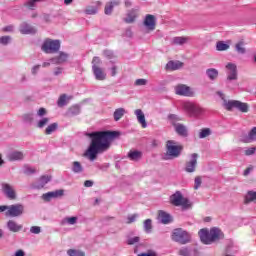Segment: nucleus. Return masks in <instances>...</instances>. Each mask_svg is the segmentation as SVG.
I'll use <instances>...</instances> for the list:
<instances>
[{"instance_id": "f257e3e1", "label": "nucleus", "mask_w": 256, "mask_h": 256, "mask_svg": "<svg viewBox=\"0 0 256 256\" xmlns=\"http://www.w3.org/2000/svg\"><path fill=\"white\" fill-rule=\"evenodd\" d=\"M87 136L91 139L90 145L87 150L84 152V157L89 159V161H95L97 155L109 151L111 147V141L115 137L119 136V132L115 131H98L88 133Z\"/></svg>"}, {"instance_id": "f03ea898", "label": "nucleus", "mask_w": 256, "mask_h": 256, "mask_svg": "<svg viewBox=\"0 0 256 256\" xmlns=\"http://www.w3.org/2000/svg\"><path fill=\"white\" fill-rule=\"evenodd\" d=\"M200 241L204 245H213L215 241H219L225 237L221 229L214 227L212 229L203 228L198 232Z\"/></svg>"}, {"instance_id": "7ed1b4c3", "label": "nucleus", "mask_w": 256, "mask_h": 256, "mask_svg": "<svg viewBox=\"0 0 256 256\" xmlns=\"http://www.w3.org/2000/svg\"><path fill=\"white\" fill-rule=\"evenodd\" d=\"M183 152V146L179 144V142L175 140H168L166 142V152L164 154V161H171L173 159H177L181 157V153Z\"/></svg>"}, {"instance_id": "20e7f679", "label": "nucleus", "mask_w": 256, "mask_h": 256, "mask_svg": "<svg viewBox=\"0 0 256 256\" xmlns=\"http://www.w3.org/2000/svg\"><path fill=\"white\" fill-rule=\"evenodd\" d=\"M171 239L175 243H180V245H187V243L191 242V234L183 230V228H176L172 232Z\"/></svg>"}, {"instance_id": "39448f33", "label": "nucleus", "mask_w": 256, "mask_h": 256, "mask_svg": "<svg viewBox=\"0 0 256 256\" xmlns=\"http://www.w3.org/2000/svg\"><path fill=\"white\" fill-rule=\"evenodd\" d=\"M102 63L100 57H94L92 60V71L97 81H105L107 79V73L101 68Z\"/></svg>"}, {"instance_id": "423d86ee", "label": "nucleus", "mask_w": 256, "mask_h": 256, "mask_svg": "<svg viewBox=\"0 0 256 256\" xmlns=\"http://www.w3.org/2000/svg\"><path fill=\"white\" fill-rule=\"evenodd\" d=\"M61 49V42L59 40L47 39L42 44V51L44 53H57Z\"/></svg>"}, {"instance_id": "0eeeda50", "label": "nucleus", "mask_w": 256, "mask_h": 256, "mask_svg": "<svg viewBox=\"0 0 256 256\" xmlns=\"http://www.w3.org/2000/svg\"><path fill=\"white\" fill-rule=\"evenodd\" d=\"M183 109L190 117H199L203 113V108L193 102H184Z\"/></svg>"}, {"instance_id": "6e6552de", "label": "nucleus", "mask_w": 256, "mask_h": 256, "mask_svg": "<svg viewBox=\"0 0 256 256\" xmlns=\"http://www.w3.org/2000/svg\"><path fill=\"white\" fill-rule=\"evenodd\" d=\"M25 213V205L16 203L8 206V211L5 212L6 217H21Z\"/></svg>"}, {"instance_id": "1a4fd4ad", "label": "nucleus", "mask_w": 256, "mask_h": 256, "mask_svg": "<svg viewBox=\"0 0 256 256\" xmlns=\"http://www.w3.org/2000/svg\"><path fill=\"white\" fill-rule=\"evenodd\" d=\"M226 70H227L226 85L227 87H231L232 81H237L238 79L237 65L230 62L226 64Z\"/></svg>"}, {"instance_id": "9d476101", "label": "nucleus", "mask_w": 256, "mask_h": 256, "mask_svg": "<svg viewBox=\"0 0 256 256\" xmlns=\"http://www.w3.org/2000/svg\"><path fill=\"white\" fill-rule=\"evenodd\" d=\"M170 201L172 205H175V207H183L184 209L189 207V200H187V198H183V195L179 191L170 197Z\"/></svg>"}, {"instance_id": "9b49d317", "label": "nucleus", "mask_w": 256, "mask_h": 256, "mask_svg": "<svg viewBox=\"0 0 256 256\" xmlns=\"http://www.w3.org/2000/svg\"><path fill=\"white\" fill-rule=\"evenodd\" d=\"M176 95H181L182 97H193L195 92L191 89V87L185 84H179L175 87Z\"/></svg>"}, {"instance_id": "f8f14e48", "label": "nucleus", "mask_w": 256, "mask_h": 256, "mask_svg": "<svg viewBox=\"0 0 256 256\" xmlns=\"http://www.w3.org/2000/svg\"><path fill=\"white\" fill-rule=\"evenodd\" d=\"M6 159L11 163L23 161L25 159V152L21 150H11L6 154Z\"/></svg>"}, {"instance_id": "ddd939ff", "label": "nucleus", "mask_w": 256, "mask_h": 256, "mask_svg": "<svg viewBox=\"0 0 256 256\" xmlns=\"http://www.w3.org/2000/svg\"><path fill=\"white\" fill-rule=\"evenodd\" d=\"M178 255L180 256H199L201 252H199V248L195 246H185L179 249Z\"/></svg>"}, {"instance_id": "4468645a", "label": "nucleus", "mask_w": 256, "mask_h": 256, "mask_svg": "<svg viewBox=\"0 0 256 256\" xmlns=\"http://www.w3.org/2000/svg\"><path fill=\"white\" fill-rule=\"evenodd\" d=\"M2 191L10 201H15V199H17V192H15V188L10 184L3 183Z\"/></svg>"}, {"instance_id": "2eb2a0df", "label": "nucleus", "mask_w": 256, "mask_h": 256, "mask_svg": "<svg viewBox=\"0 0 256 256\" xmlns=\"http://www.w3.org/2000/svg\"><path fill=\"white\" fill-rule=\"evenodd\" d=\"M198 157H199V155L197 153H193L191 155L190 161H188L185 166L186 173H195V168L197 167Z\"/></svg>"}, {"instance_id": "dca6fc26", "label": "nucleus", "mask_w": 256, "mask_h": 256, "mask_svg": "<svg viewBox=\"0 0 256 256\" xmlns=\"http://www.w3.org/2000/svg\"><path fill=\"white\" fill-rule=\"evenodd\" d=\"M217 95H219L220 99L223 101V107L226 108L227 111H231L232 109H235L237 105V100H227L225 99V94L223 92L218 91Z\"/></svg>"}, {"instance_id": "f3484780", "label": "nucleus", "mask_w": 256, "mask_h": 256, "mask_svg": "<svg viewBox=\"0 0 256 256\" xmlns=\"http://www.w3.org/2000/svg\"><path fill=\"white\" fill-rule=\"evenodd\" d=\"M64 193H65V191L62 189L51 191V192L43 194L42 199L44 201H50L51 199H58V197H63Z\"/></svg>"}, {"instance_id": "a211bd4d", "label": "nucleus", "mask_w": 256, "mask_h": 256, "mask_svg": "<svg viewBox=\"0 0 256 256\" xmlns=\"http://www.w3.org/2000/svg\"><path fill=\"white\" fill-rule=\"evenodd\" d=\"M143 25L148 31H155V16L147 14L145 16Z\"/></svg>"}, {"instance_id": "6ab92c4d", "label": "nucleus", "mask_w": 256, "mask_h": 256, "mask_svg": "<svg viewBox=\"0 0 256 256\" xmlns=\"http://www.w3.org/2000/svg\"><path fill=\"white\" fill-rule=\"evenodd\" d=\"M20 33H22V35H34V33H37V29L29 25L27 22H23L20 25Z\"/></svg>"}, {"instance_id": "aec40b11", "label": "nucleus", "mask_w": 256, "mask_h": 256, "mask_svg": "<svg viewBox=\"0 0 256 256\" xmlns=\"http://www.w3.org/2000/svg\"><path fill=\"white\" fill-rule=\"evenodd\" d=\"M68 59H69V54L65 52H60L58 57H54L50 59V61L54 65H63V63H67Z\"/></svg>"}, {"instance_id": "412c9836", "label": "nucleus", "mask_w": 256, "mask_h": 256, "mask_svg": "<svg viewBox=\"0 0 256 256\" xmlns=\"http://www.w3.org/2000/svg\"><path fill=\"white\" fill-rule=\"evenodd\" d=\"M134 115L136 116V119L141 125L142 129H147V120H145V113H143V110L136 109L134 111Z\"/></svg>"}, {"instance_id": "4be33fe9", "label": "nucleus", "mask_w": 256, "mask_h": 256, "mask_svg": "<svg viewBox=\"0 0 256 256\" xmlns=\"http://www.w3.org/2000/svg\"><path fill=\"white\" fill-rule=\"evenodd\" d=\"M6 227L11 233H19L23 229V225L18 224L15 220H9Z\"/></svg>"}, {"instance_id": "5701e85b", "label": "nucleus", "mask_w": 256, "mask_h": 256, "mask_svg": "<svg viewBox=\"0 0 256 256\" xmlns=\"http://www.w3.org/2000/svg\"><path fill=\"white\" fill-rule=\"evenodd\" d=\"M183 65H184L183 62L179 60H176V61L170 60L166 64L165 69L166 71H178V69H182Z\"/></svg>"}, {"instance_id": "b1692460", "label": "nucleus", "mask_w": 256, "mask_h": 256, "mask_svg": "<svg viewBox=\"0 0 256 256\" xmlns=\"http://www.w3.org/2000/svg\"><path fill=\"white\" fill-rule=\"evenodd\" d=\"M158 221L162 223L163 225H168V223H171L173 219L171 218V215L163 210H160L158 212Z\"/></svg>"}, {"instance_id": "393cba45", "label": "nucleus", "mask_w": 256, "mask_h": 256, "mask_svg": "<svg viewBox=\"0 0 256 256\" xmlns=\"http://www.w3.org/2000/svg\"><path fill=\"white\" fill-rule=\"evenodd\" d=\"M118 5H121V1H119V0H114V1L106 3L105 9H104L105 15H111L113 13V9L115 7H118Z\"/></svg>"}, {"instance_id": "a878e982", "label": "nucleus", "mask_w": 256, "mask_h": 256, "mask_svg": "<svg viewBox=\"0 0 256 256\" xmlns=\"http://www.w3.org/2000/svg\"><path fill=\"white\" fill-rule=\"evenodd\" d=\"M127 157L130 161H140V159L143 157V152L139 150H130Z\"/></svg>"}, {"instance_id": "bb28decb", "label": "nucleus", "mask_w": 256, "mask_h": 256, "mask_svg": "<svg viewBox=\"0 0 256 256\" xmlns=\"http://www.w3.org/2000/svg\"><path fill=\"white\" fill-rule=\"evenodd\" d=\"M174 129L177 133V135H180V137H188L189 131L187 130V126L183 124H177L174 126Z\"/></svg>"}, {"instance_id": "cd10ccee", "label": "nucleus", "mask_w": 256, "mask_h": 256, "mask_svg": "<svg viewBox=\"0 0 256 256\" xmlns=\"http://www.w3.org/2000/svg\"><path fill=\"white\" fill-rule=\"evenodd\" d=\"M206 76L208 79H210V81H216V79L219 77V70L215 68H208L206 70Z\"/></svg>"}, {"instance_id": "c85d7f7f", "label": "nucleus", "mask_w": 256, "mask_h": 256, "mask_svg": "<svg viewBox=\"0 0 256 256\" xmlns=\"http://www.w3.org/2000/svg\"><path fill=\"white\" fill-rule=\"evenodd\" d=\"M125 113H127L125 108H117L113 113L114 121H121L125 116Z\"/></svg>"}, {"instance_id": "c756f323", "label": "nucleus", "mask_w": 256, "mask_h": 256, "mask_svg": "<svg viewBox=\"0 0 256 256\" xmlns=\"http://www.w3.org/2000/svg\"><path fill=\"white\" fill-rule=\"evenodd\" d=\"M49 181H51V176H41L38 180V184L35 186L36 189H43Z\"/></svg>"}, {"instance_id": "7c9ffc66", "label": "nucleus", "mask_w": 256, "mask_h": 256, "mask_svg": "<svg viewBox=\"0 0 256 256\" xmlns=\"http://www.w3.org/2000/svg\"><path fill=\"white\" fill-rule=\"evenodd\" d=\"M235 109H238V111H241V113H247L249 111V104L236 100Z\"/></svg>"}, {"instance_id": "2f4dec72", "label": "nucleus", "mask_w": 256, "mask_h": 256, "mask_svg": "<svg viewBox=\"0 0 256 256\" xmlns=\"http://www.w3.org/2000/svg\"><path fill=\"white\" fill-rule=\"evenodd\" d=\"M72 173H83V165H81V162L79 161H74L72 162V168H71Z\"/></svg>"}, {"instance_id": "473e14b6", "label": "nucleus", "mask_w": 256, "mask_h": 256, "mask_svg": "<svg viewBox=\"0 0 256 256\" xmlns=\"http://www.w3.org/2000/svg\"><path fill=\"white\" fill-rule=\"evenodd\" d=\"M189 37H174L172 39V45H185V43H188Z\"/></svg>"}, {"instance_id": "72a5a7b5", "label": "nucleus", "mask_w": 256, "mask_h": 256, "mask_svg": "<svg viewBox=\"0 0 256 256\" xmlns=\"http://www.w3.org/2000/svg\"><path fill=\"white\" fill-rule=\"evenodd\" d=\"M78 218L76 216L66 217L62 220V225H77Z\"/></svg>"}, {"instance_id": "f704fd0d", "label": "nucleus", "mask_w": 256, "mask_h": 256, "mask_svg": "<svg viewBox=\"0 0 256 256\" xmlns=\"http://www.w3.org/2000/svg\"><path fill=\"white\" fill-rule=\"evenodd\" d=\"M137 12L135 10H132L130 12H128L126 18H125V22L126 23H134L135 19H137Z\"/></svg>"}, {"instance_id": "c9c22d12", "label": "nucleus", "mask_w": 256, "mask_h": 256, "mask_svg": "<svg viewBox=\"0 0 256 256\" xmlns=\"http://www.w3.org/2000/svg\"><path fill=\"white\" fill-rule=\"evenodd\" d=\"M145 233H152L153 231V220L146 219L143 224Z\"/></svg>"}, {"instance_id": "e433bc0d", "label": "nucleus", "mask_w": 256, "mask_h": 256, "mask_svg": "<svg viewBox=\"0 0 256 256\" xmlns=\"http://www.w3.org/2000/svg\"><path fill=\"white\" fill-rule=\"evenodd\" d=\"M49 121H50L49 118L43 117V118H41L40 120L37 121L36 127L38 129H43V128L47 127V125H49Z\"/></svg>"}, {"instance_id": "4c0bfd02", "label": "nucleus", "mask_w": 256, "mask_h": 256, "mask_svg": "<svg viewBox=\"0 0 256 256\" xmlns=\"http://www.w3.org/2000/svg\"><path fill=\"white\" fill-rule=\"evenodd\" d=\"M168 121H170L171 125L175 127V125H179V121H181V117L177 114H170L168 115Z\"/></svg>"}, {"instance_id": "58836bf2", "label": "nucleus", "mask_w": 256, "mask_h": 256, "mask_svg": "<svg viewBox=\"0 0 256 256\" xmlns=\"http://www.w3.org/2000/svg\"><path fill=\"white\" fill-rule=\"evenodd\" d=\"M245 141L246 143H253V141H256V127L251 129Z\"/></svg>"}, {"instance_id": "ea45409f", "label": "nucleus", "mask_w": 256, "mask_h": 256, "mask_svg": "<svg viewBox=\"0 0 256 256\" xmlns=\"http://www.w3.org/2000/svg\"><path fill=\"white\" fill-rule=\"evenodd\" d=\"M211 128H203L200 130L198 137L199 139H205L207 137H209V135H211Z\"/></svg>"}, {"instance_id": "a19ab883", "label": "nucleus", "mask_w": 256, "mask_h": 256, "mask_svg": "<svg viewBox=\"0 0 256 256\" xmlns=\"http://www.w3.org/2000/svg\"><path fill=\"white\" fill-rule=\"evenodd\" d=\"M58 127H59V125L57 123H52V124L48 125L47 128L45 129V134L51 135L52 133H55V131H57Z\"/></svg>"}, {"instance_id": "79ce46f5", "label": "nucleus", "mask_w": 256, "mask_h": 256, "mask_svg": "<svg viewBox=\"0 0 256 256\" xmlns=\"http://www.w3.org/2000/svg\"><path fill=\"white\" fill-rule=\"evenodd\" d=\"M253 201H256V192L249 191L245 196V203H251Z\"/></svg>"}, {"instance_id": "37998d69", "label": "nucleus", "mask_w": 256, "mask_h": 256, "mask_svg": "<svg viewBox=\"0 0 256 256\" xmlns=\"http://www.w3.org/2000/svg\"><path fill=\"white\" fill-rule=\"evenodd\" d=\"M67 255L69 256H85V252L82 250H77V249H69L67 250Z\"/></svg>"}, {"instance_id": "c03bdc74", "label": "nucleus", "mask_w": 256, "mask_h": 256, "mask_svg": "<svg viewBox=\"0 0 256 256\" xmlns=\"http://www.w3.org/2000/svg\"><path fill=\"white\" fill-rule=\"evenodd\" d=\"M216 49L218 51H227V49H229V44L225 43L224 41H219L216 43Z\"/></svg>"}, {"instance_id": "a18cd8bd", "label": "nucleus", "mask_w": 256, "mask_h": 256, "mask_svg": "<svg viewBox=\"0 0 256 256\" xmlns=\"http://www.w3.org/2000/svg\"><path fill=\"white\" fill-rule=\"evenodd\" d=\"M68 99H71V97H67L65 94H62L58 99V107H65Z\"/></svg>"}, {"instance_id": "49530a36", "label": "nucleus", "mask_w": 256, "mask_h": 256, "mask_svg": "<svg viewBox=\"0 0 256 256\" xmlns=\"http://www.w3.org/2000/svg\"><path fill=\"white\" fill-rule=\"evenodd\" d=\"M235 50H236L237 53H239L240 55H245V53H246V50H245V47H244L243 42H238V43L235 45Z\"/></svg>"}, {"instance_id": "de8ad7c7", "label": "nucleus", "mask_w": 256, "mask_h": 256, "mask_svg": "<svg viewBox=\"0 0 256 256\" xmlns=\"http://www.w3.org/2000/svg\"><path fill=\"white\" fill-rule=\"evenodd\" d=\"M68 113L73 116L79 115L81 113V108H79V106H72L69 108Z\"/></svg>"}, {"instance_id": "09e8293b", "label": "nucleus", "mask_w": 256, "mask_h": 256, "mask_svg": "<svg viewBox=\"0 0 256 256\" xmlns=\"http://www.w3.org/2000/svg\"><path fill=\"white\" fill-rule=\"evenodd\" d=\"M98 11L97 6H89L86 8L85 13L86 15H97Z\"/></svg>"}, {"instance_id": "8fccbe9b", "label": "nucleus", "mask_w": 256, "mask_h": 256, "mask_svg": "<svg viewBox=\"0 0 256 256\" xmlns=\"http://www.w3.org/2000/svg\"><path fill=\"white\" fill-rule=\"evenodd\" d=\"M139 241H141L139 236L130 237L127 239V245H135V243H139Z\"/></svg>"}, {"instance_id": "3c124183", "label": "nucleus", "mask_w": 256, "mask_h": 256, "mask_svg": "<svg viewBox=\"0 0 256 256\" xmlns=\"http://www.w3.org/2000/svg\"><path fill=\"white\" fill-rule=\"evenodd\" d=\"M139 219V214H132L127 217V223L130 225L131 223H135Z\"/></svg>"}, {"instance_id": "603ef678", "label": "nucleus", "mask_w": 256, "mask_h": 256, "mask_svg": "<svg viewBox=\"0 0 256 256\" xmlns=\"http://www.w3.org/2000/svg\"><path fill=\"white\" fill-rule=\"evenodd\" d=\"M11 43V36L0 37V45H9Z\"/></svg>"}, {"instance_id": "864d4df0", "label": "nucleus", "mask_w": 256, "mask_h": 256, "mask_svg": "<svg viewBox=\"0 0 256 256\" xmlns=\"http://www.w3.org/2000/svg\"><path fill=\"white\" fill-rule=\"evenodd\" d=\"M137 87H143L145 85H147V79H137L134 83Z\"/></svg>"}, {"instance_id": "5fc2aeb1", "label": "nucleus", "mask_w": 256, "mask_h": 256, "mask_svg": "<svg viewBox=\"0 0 256 256\" xmlns=\"http://www.w3.org/2000/svg\"><path fill=\"white\" fill-rule=\"evenodd\" d=\"M25 175H33V173H37V169L32 167H25L24 168Z\"/></svg>"}, {"instance_id": "6e6d98bb", "label": "nucleus", "mask_w": 256, "mask_h": 256, "mask_svg": "<svg viewBox=\"0 0 256 256\" xmlns=\"http://www.w3.org/2000/svg\"><path fill=\"white\" fill-rule=\"evenodd\" d=\"M30 233H32L33 235H39V233H41V227H39V226H32L30 228Z\"/></svg>"}, {"instance_id": "4d7b16f0", "label": "nucleus", "mask_w": 256, "mask_h": 256, "mask_svg": "<svg viewBox=\"0 0 256 256\" xmlns=\"http://www.w3.org/2000/svg\"><path fill=\"white\" fill-rule=\"evenodd\" d=\"M201 183H202V180H201V177L197 176L194 180V189H199V187H201Z\"/></svg>"}, {"instance_id": "13d9d810", "label": "nucleus", "mask_w": 256, "mask_h": 256, "mask_svg": "<svg viewBox=\"0 0 256 256\" xmlns=\"http://www.w3.org/2000/svg\"><path fill=\"white\" fill-rule=\"evenodd\" d=\"M14 29L15 27L13 25H9L2 28V31H4V33H13Z\"/></svg>"}, {"instance_id": "bf43d9fd", "label": "nucleus", "mask_w": 256, "mask_h": 256, "mask_svg": "<svg viewBox=\"0 0 256 256\" xmlns=\"http://www.w3.org/2000/svg\"><path fill=\"white\" fill-rule=\"evenodd\" d=\"M255 151H256L255 147L247 148L245 150V155L247 156L255 155Z\"/></svg>"}, {"instance_id": "052dcab7", "label": "nucleus", "mask_w": 256, "mask_h": 256, "mask_svg": "<svg viewBox=\"0 0 256 256\" xmlns=\"http://www.w3.org/2000/svg\"><path fill=\"white\" fill-rule=\"evenodd\" d=\"M137 256H157V253L155 251L149 250L148 252L140 253Z\"/></svg>"}, {"instance_id": "680f3d73", "label": "nucleus", "mask_w": 256, "mask_h": 256, "mask_svg": "<svg viewBox=\"0 0 256 256\" xmlns=\"http://www.w3.org/2000/svg\"><path fill=\"white\" fill-rule=\"evenodd\" d=\"M45 115H47V110L45 108H40L37 111V116L38 117H45Z\"/></svg>"}, {"instance_id": "e2e57ef3", "label": "nucleus", "mask_w": 256, "mask_h": 256, "mask_svg": "<svg viewBox=\"0 0 256 256\" xmlns=\"http://www.w3.org/2000/svg\"><path fill=\"white\" fill-rule=\"evenodd\" d=\"M39 69H41V65H35L31 70L32 75H37V73H39Z\"/></svg>"}, {"instance_id": "0e129e2a", "label": "nucleus", "mask_w": 256, "mask_h": 256, "mask_svg": "<svg viewBox=\"0 0 256 256\" xmlns=\"http://www.w3.org/2000/svg\"><path fill=\"white\" fill-rule=\"evenodd\" d=\"M63 73V68L58 67L54 70V75L59 76Z\"/></svg>"}, {"instance_id": "69168bd1", "label": "nucleus", "mask_w": 256, "mask_h": 256, "mask_svg": "<svg viewBox=\"0 0 256 256\" xmlns=\"http://www.w3.org/2000/svg\"><path fill=\"white\" fill-rule=\"evenodd\" d=\"M104 56L108 57V59H111V57H113V52H111V50H105Z\"/></svg>"}, {"instance_id": "338daca9", "label": "nucleus", "mask_w": 256, "mask_h": 256, "mask_svg": "<svg viewBox=\"0 0 256 256\" xmlns=\"http://www.w3.org/2000/svg\"><path fill=\"white\" fill-rule=\"evenodd\" d=\"M84 187H93V181L91 180H86L84 182Z\"/></svg>"}, {"instance_id": "774afa93", "label": "nucleus", "mask_w": 256, "mask_h": 256, "mask_svg": "<svg viewBox=\"0 0 256 256\" xmlns=\"http://www.w3.org/2000/svg\"><path fill=\"white\" fill-rule=\"evenodd\" d=\"M13 256H25V252L23 250H18Z\"/></svg>"}]
</instances>
